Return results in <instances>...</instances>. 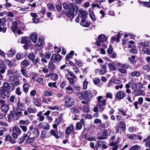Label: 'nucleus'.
Instances as JSON below:
<instances>
[{"label":"nucleus","instance_id":"nucleus-21","mask_svg":"<svg viewBox=\"0 0 150 150\" xmlns=\"http://www.w3.org/2000/svg\"><path fill=\"white\" fill-rule=\"evenodd\" d=\"M30 64L29 61L27 59H25L21 63V65H23L24 66V68H25V67L28 66Z\"/></svg>","mask_w":150,"mask_h":150},{"label":"nucleus","instance_id":"nucleus-17","mask_svg":"<svg viewBox=\"0 0 150 150\" xmlns=\"http://www.w3.org/2000/svg\"><path fill=\"white\" fill-rule=\"evenodd\" d=\"M4 140L5 141H9L12 144H14L16 142V141L13 140L11 136L9 135L6 136Z\"/></svg>","mask_w":150,"mask_h":150},{"label":"nucleus","instance_id":"nucleus-39","mask_svg":"<svg viewBox=\"0 0 150 150\" xmlns=\"http://www.w3.org/2000/svg\"><path fill=\"white\" fill-rule=\"evenodd\" d=\"M44 76H41L40 77H39L36 80V81L38 83L41 84H43V81Z\"/></svg>","mask_w":150,"mask_h":150},{"label":"nucleus","instance_id":"nucleus-48","mask_svg":"<svg viewBox=\"0 0 150 150\" xmlns=\"http://www.w3.org/2000/svg\"><path fill=\"white\" fill-rule=\"evenodd\" d=\"M142 51L144 53L148 55H150V50L149 48L144 47L142 49Z\"/></svg>","mask_w":150,"mask_h":150},{"label":"nucleus","instance_id":"nucleus-30","mask_svg":"<svg viewBox=\"0 0 150 150\" xmlns=\"http://www.w3.org/2000/svg\"><path fill=\"white\" fill-rule=\"evenodd\" d=\"M135 57L134 55H132L131 57H128V59L130 62L134 65L136 63V61L135 59Z\"/></svg>","mask_w":150,"mask_h":150},{"label":"nucleus","instance_id":"nucleus-12","mask_svg":"<svg viewBox=\"0 0 150 150\" xmlns=\"http://www.w3.org/2000/svg\"><path fill=\"white\" fill-rule=\"evenodd\" d=\"M116 97L119 100L122 99L125 96L126 94L123 91H119L116 93Z\"/></svg>","mask_w":150,"mask_h":150},{"label":"nucleus","instance_id":"nucleus-36","mask_svg":"<svg viewBox=\"0 0 150 150\" xmlns=\"http://www.w3.org/2000/svg\"><path fill=\"white\" fill-rule=\"evenodd\" d=\"M81 21L85 20L86 18V16L87 15L85 11H81Z\"/></svg>","mask_w":150,"mask_h":150},{"label":"nucleus","instance_id":"nucleus-33","mask_svg":"<svg viewBox=\"0 0 150 150\" xmlns=\"http://www.w3.org/2000/svg\"><path fill=\"white\" fill-rule=\"evenodd\" d=\"M66 93H67L71 94L72 93L73 91V88L70 86H69L66 87L65 88Z\"/></svg>","mask_w":150,"mask_h":150},{"label":"nucleus","instance_id":"nucleus-57","mask_svg":"<svg viewBox=\"0 0 150 150\" xmlns=\"http://www.w3.org/2000/svg\"><path fill=\"white\" fill-rule=\"evenodd\" d=\"M23 54L18 53L16 56V58L18 60H20L23 58Z\"/></svg>","mask_w":150,"mask_h":150},{"label":"nucleus","instance_id":"nucleus-51","mask_svg":"<svg viewBox=\"0 0 150 150\" xmlns=\"http://www.w3.org/2000/svg\"><path fill=\"white\" fill-rule=\"evenodd\" d=\"M58 77V75L57 74L55 73L51 75V78L52 80L54 81H55L57 79Z\"/></svg>","mask_w":150,"mask_h":150},{"label":"nucleus","instance_id":"nucleus-44","mask_svg":"<svg viewBox=\"0 0 150 150\" xmlns=\"http://www.w3.org/2000/svg\"><path fill=\"white\" fill-rule=\"evenodd\" d=\"M13 131L14 132H17L19 134H20L21 132L20 129L16 127H15L13 128Z\"/></svg>","mask_w":150,"mask_h":150},{"label":"nucleus","instance_id":"nucleus-3","mask_svg":"<svg viewBox=\"0 0 150 150\" xmlns=\"http://www.w3.org/2000/svg\"><path fill=\"white\" fill-rule=\"evenodd\" d=\"M64 100L66 107L68 108L72 106L74 103L73 99L71 98L69 96H66L65 97Z\"/></svg>","mask_w":150,"mask_h":150},{"label":"nucleus","instance_id":"nucleus-37","mask_svg":"<svg viewBox=\"0 0 150 150\" xmlns=\"http://www.w3.org/2000/svg\"><path fill=\"white\" fill-rule=\"evenodd\" d=\"M141 148V146L135 145L131 147L129 150H139Z\"/></svg>","mask_w":150,"mask_h":150},{"label":"nucleus","instance_id":"nucleus-24","mask_svg":"<svg viewBox=\"0 0 150 150\" xmlns=\"http://www.w3.org/2000/svg\"><path fill=\"white\" fill-rule=\"evenodd\" d=\"M140 44L142 46L144 47H148L149 46V42L146 40L142 41L140 42Z\"/></svg>","mask_w":150,"mask_h":150},{"label":"nucleus","instance_id":"nucleus-8","mask_svg":"<svg viewBox=\"0 0 150 150\" xmlns=\"http://www.w3.org/2000/svg\"><path fill=\"white\" fill-rule=\"evenodd\" d=\"M45 43L44 39L42 38H39L38 41L36 45V46L38 50H40L43 48V45Z\"/></svg>","mask_w":150,"mask_h":150},{"label":"nucleus","instance_id":"nucleus-34","mask_svg":"<svg viewBox=\"0 0 150 150\" xmlns=\"http://www.w3.org/2000/svg\"><path fill=\"white\" fill-rule=\"evenodd\" d=\"M15 51L14 50H11L8 52L7 55L9 57H11L15 54Z\"/></svg>","mask_w":150,"mask_h":150},{"label":"nucleus","instance_id":"nucleus-10","mask_svg":"<svg viewBox=\"0 0 150 150\" xmlns=\"http://www.w3.org/2000/svg\"><path fill=\"white\" fill-rule=\"evenodd\" d=\"M108 131L104 130L101 136H97V138L98 140H103L106 139L108 137Z\"/></svg>","mask_w":150,"mask_h":150},{"label":"nucleus","instance_id":"nucleus-18","mask_svg":"<svg viewBox=\"0 0 150 150\" xmlns=\"http://www.w3.org/2000/svg\"><path fill=\"white\" fill-rule=\"evenodd\" d=\"M50 134L54 136L56 139H59L60 137L58 136V132L56 130L52 129L50 131Z\"/></svg>","mask_w":150,"mask_h":150},{"label":"nucleus","instance_id":"nucleus-6","mask_svg":"<svg viewBox=\"0 0 150 150\" xmlns=\"http://www.w3.org/2000/svg\"><path fill=\"white\" fill-rule=\"evenodd\" d=\"M7 76L9 78V80L11 82H13L14 80L13 69H11L8 70Z\"/></svg>","mask_w":150,"mask_h":150},{"label":"nucleus","instance_id":"nucleus-42","mask_svg":"<svg viewBox=\"0 0 150 150\" xmlns=\"http://www.w3.org/2000/svg\"><path fill=\"white\" fill-rule=\"evenodd\" d=\"M33 103L35 105L38 107H41V104L40 102H39L38 100L35 98H34L33 99Z\"/></svg>","mask_w":150,"mask_h":150},{"label":"nucleus","instance_id":"nucleus-9","mask_svg":"<svg viewBox=\"0 0 150 150\" xmlns=\"http://www.w3.org/2000/svg\"><path fill=\"white\" fill-rule=\"evenodd\" d=\"M113 48L110 45L107 50V52L111 57L115 58L117 56V54L115 52H113Z\"/></svg>","mask_w":150,"mask_h":150},{"label":"nucleus","instance_id":"nucleus-13","mask_svg":"<svg viewBox=\"0 0 150 150\" xmlns=\"http://www.w3.org/2000/svg\"><path fill=\"white\" fill-rule=\"evenodd\" d=\"M73 130V125H71L69 127H67L65 130V133L69 135L72 133Z\"/></svg>","mask_w":150,"mask_h":150},{"label":"nucleus","instance_id":"nucleus-41","mask_svg":"<svg viewBox=\"0 0 150 150\" xmlns=\"http://www.w3.org/2000/svg\"><path fill=\"white\" fill-rule=\"evenodd\" d=\"M71 112L74 114L77 113L79 112V110L77 108L75 107L71 108L70 109Z\"/></svg>","mask_w":150,"mask_h":150},{"label":"nucleus","instance_id":"nucleus-54","mask_svg":"<svg viewBox=\"0 0 150 150\" xmlns=\"http://www.w3.org/2000/svg\"><path fill=\"white\" fill-rule=\"evenodd\" d=\"M48 9L52 11H54L55 10V8L54 6L51 4H48L47 5Z\"/></svg>","mask_w":150,"mask_h":150},{"label":"nucleus","instance_id":"nucleus-1","mask_svg":"<svg viewBox=\"0 0 150 150\" xmlns=\"http://www.w3.org/2000/svg\"><path fill=\"white\" fill-rule=\"evenodd\" d=\"M62 6L64 10H68L65 13L66 16L70 18H73L75 8H77L76 10L78 8L76 4L74 2H64L62 4Z\"/></svg>","mask_w":150,"mask_h":150},{"label":"nucleus","instance_id":"nucleus-11","mask_svg":"<svg viewBox=\"0 0 150 150\" xmlns=\"http://www.w3.org/2000/svg\"><path fill=\"white\" fill-rule=\"evenodd\" d=\"M17 107L16 108H17L21 111H23L25 109V106L24 103H22L19 100L18 101L16 104Z\"/></svg>","mask_w":150,"mask_h":150},{"label":"nucleus","instance_id":"nucleus-56","mask_svg":"<svg viewBox=\"0 0 150 150\" xmlns=\"http://www.w3.org/2000/svg\"><path fill=\"white\" fill-rule=\"evenodd\" d=\"M2 111L5 112H7L9 109L8 107L6 105L2 106Z\"/></svg>","mask_w":150,"mask_h":150},{"label":"nucleus","instance_id":"nucleus-2","mask_svg":"<svg viewBox=\"0 0 150 150\" xmlns=\"http://www.w3.org/2000/svg\"><path fill=\"white\" fill-rule=\"evenodd\" d=\"M2 88L3 89L1 90V93H5L7 97L10 96L9 92L14 90L15 88L13 83H8L6 82L3 83Z\"/></svg>","mask_w":150,"mask_h":150},{"label":"nucleus","instance_id":"nucleus-32","mask_svg":"<svg viewBox=\"0 0 150 150\" xmlns=\"http://www.w3.org/2000/svg\"><path fill=\"white\" fill-rule=\"evenodd\" d=\"M53 93V92L51 91H47L44 92V95L45 96H52Z\"/></svg>","mask_w":150,"mask_h":150},{"label":"nucleus","instance_id":"nucleus-50","mask_svg":"<svg viewBox=\"0 0 150 150\" xmlns=\"http://www.w3.org/2000/svg\"><path fill=\"white\" fill-rule=\"evenodd\" d=\"M35 139V138H34V137H29L27 139L26 141V142L28 144H30L31 143H32L34 142Z\"/></svg>","mask_w":150,"mask_h":150},{"label":"nucleus","instance_id":"nucleus-59","mask_svg":"<svg viewBox=\"0 0 150 150\" xmlns=\"http://www.w3.org/2000/svg\"><path fill=\"white\" fill-rule=\"evenodd\" d=\"M143 5V6L149 8L150 7V3L149 2H141Z\"/></svg>","mask_w":150,"mask_h":150},{"label":"nucleus","instance_id":"nucleus-47","mask_svg":"<svg viewBox=\"0 0 150 150\" xmlns=\"http://www.w3.org/2000/svg\"><path fill=\"white\" fill-rule=\"evenodd\" d=\"M119 142V141L116 140L115 142H112L110 143L109 145L110 146H118L117 145L118 143Z\"/></svg>","mask_w":150,"mask_h":150},{"label":"nucleus","instance_id":"nucleus-31","mask_svg":"<svg viewBox=\"0 0 150 150\" xmlns=\"http://www.w3.org/2000/svg\"><path fill=\"white\" fill-rule=\"evenodd\" d=\"M110 70L114 71L116 70V64L114 63H109L108 65Z\"/></svg>","mask_w":150,"mask_h":150},{"label":"nucleus","instance_id":"nucleus-27","mask_svg":"<svg viewBox=\"0 0 150 150\" xmlns=\"http://www.w3.org/2000/svg\"><path fill=\"white\" fill-rule=\"evenodd\" d=\"M143 91L140 89H137L134 91V93L135 96H138L142 95Z\"/></svg>","mask_w":150,"mask_h":150},{"label":"nucleus","instance_id":"nucleus-62","mask_svg":"<svg viewBox=\"0 0 150 150\" xmlns=\"http://www.w3.org/2000/svg\"><path fill=\"white\" fill-rule=\"evenodd\" d=\"M118 71L123 74H125L127 73V71L124 69L119 68L118 69Z\"/></svg>","mask_w":150,"mask_h":150},{"label":"nucleus","instance_id":"nucleus-22","mask_svg":"<svg viewBox=\"0 0 150 150\" xmlns=\"http://www.w3.org/2000/svg\"><path fill=\"white\" fill-rule=\"evenodd\" d=\"M149 105L147 103H145L142 105L141 110L142 112H144L146 110L149 108Z\"/></svg>","mask_w":150,"mask_h":150},{"label":"nucleus","instance_id":"nucleus-63","mask_svg":"<svg viewBox=\"0 0 150 150\" xmlns=\"http://www.w3.org/2000/svg\"><path fill=\"white\" fill-rule=\"evenodd\" d=\"M20 90L21 89L19 87L17 88L16 89V93L18 96H20L22 93V92L20 91Z\"/></svg>","mask_w":150,"mask_h":150},{"label":"nucleus","instance_id":"nucleus-38","mask_svg":"<svg viewBox=\"0 0 150 150\" xmlns=\"http://www.w3.org/2000/svg\"><path fill=\"white\" fill-rule=\"evenodd\" d=\"M67 71L68 75L71 77V78L76 79V76L73 72L70 71L69 69H67Z\"/></svg>","mask_w":150,"mask_h":150},{"label":"nucleus","instance_id":"nucleus-43","mask_svg":"<svg viewBox=\"0 0 150 150\" xmlns=\"http://www.w3.org/2000/svg\"><path fill=\"white\" fill-rule=\"evenodd\" d=\"M82 109L83 111L86 113H88L89 112V106L88 105L83 106Z\"/></svg>","mask_w":150,"mask_h":150},{"label":"nucleus","instance_id":"nucleus-58","mask_svg":"<svg viewBox=\"0 0 150 150\" xmlns=\"http://www.w3.org/2000/svg\"><path fill=\"white\" fill-rule=\"evenodd\" d=\"M82 127V125L81 122H78L76 124L77 129H80Z\"/></svg>","mask_w":150,"mask_h":150},{"label":"nucleus","instance_id":"nucleus-49","mask_svg":"<svg viewBox=\"0 0 150 150\" xmlns=\"http://www.w3.org/2000/svg\"><path fill=\"white\" fill-rule=\"evenodd\" d=\"M29 59L31 61L35 57V55L32 52L29 54L28 56Z\"/></svg>","mask_w":150,"mask_h":150},{"label":"nucleus","instance_id":"nucleus-28","mask_svg":"<svg viewBox=\"0 0 150 150\" xmlns=\"http://www.w3.org/2000/svg\"><path fill=\"white\" fill-rule=\"evenodd\" d=\"M80 24L82 26L86 27H88L90 26V23L88 22H86L85 20L81 21Z\"/></svg>","mask_w":150,"mask_h":150},{"label":"nucleus","instance_id":"nucleus-14","mask_svg":"<svg viewBox=\"0 0 150 150\" xmlns=\"http://www.w3.org/2000/svg\"><path fill=\"white\" fill-rule=\"evenodd\" d=\"M30 38L33 43H35L38 39L37 34L35 33H32L30 35Z\"/></svg>","mask_w":150,"mask_h":150},{"label":"nucleus","instance_id":"nucleus-23","mask_svg":"<svg viewBox=\"0 0 150 150\" xmlns=\"http://www.w3.org/2000/svg\"><path fill=\"white\" fill-rule=\"evenodd\" d=\"M141 75L140 72L138 71H134L132 72L130 74V75L132 77H138Z\"/></svg>","mask_w":150,"mask_h":150},{"label":"nucleus","instance_id":"nucleus-20","mask_svg":"<svg viewBox=\"0 0 150 150\" xmlns=\"http://www.w3.org/2000/svg\"><path fill=\"white\" fill-rule=\"evenodd\" d=\"M19 109H18L17 108H16L15 107L13 108V111L18 116V117L19 118L20 117L23 116V115H22V112L20 111L21 110L19 111Z\"/></svg>","mask_w":150,"mask_h":150},{"label":"nucleus","instance_id":"nucleus-26","mask_svg":"<svg viewBox=\"0 0 150 150\" xmlns=\"http://www.w3.org/2000/svg\"><path fill=\"white\" fill-rule=\"evenodd\" d=\"M48 67L50 71L53 70L55 68V66L52 62H50L48 63Z\"/></svg>","mask_w":150,"mask_h":150},{"label":"nucleus","instance_id":"nucleus-53","mask_svg":"<svg viewBox=\"0 0 150 150\" xmlns=\"http://www.w3.org/2000/svg\"><path fill=\"white\" fill-rule=\"evenodd\" d=\"M28 110L30 113H35L36 111L35 108H32L31 106L28 108Z\"/></svg>","mask_w":150,"mask_h":150},{"label":"nucleus","instance_id":"nucleus-7","mask_svg":"<svg viewBox=\"0 0 150 150\" xmlns=\"http://www.w3.org/2000/svg\"><path fill=\"white\" fill-rule=\"evenodd\" d=\"M8 118L9 120H17L19 118L13 111H11L9 113Z\"/></svg>","mask_w":150,"mask_h":150},{"label":"nucleus","instance_id":"nucleus-61","mask_svg":"<svg viewBox=\"0 0 150 150\" xmlns=\"http://www.w3.org/2000/svg\"><path fill=\"white\" fill-rule=\"evenodd\" d=\"M100 73L102 75L105 72V66H103L100 71Z\"/></svg>","mask_w":150,"mask_h":150},{"label":"nucleus","instance_id":"nucleus-52","mask_svg":"<svg viewBox=\"0 0 150 150\" xmlns=\"http://www.w3.org/2000/svg\"><path fill=\"white\" fill-rule=\"evenodd\" d=\"M120 125L122 130L124 131L126 129L125 123L123 121H121L120 123Z\"/></svg>","mask_w":150,"mask_h":150},{"label":"nucleus","instance_id":"nucleus-4","mask_svg":"<svg viewBox=\"0 0 150 150\" xmlns=\"http://www.w3.org/2000/svg\"><path fill=\"white\" fill-rule=\"evenodd\" d=\"M82 96L84 100H87L92 98L93 96L92 93L90 91H85L82 92Z\"/></svg>","mask_w":150,"mask_h":150},{"label":"nucleus","instance_id":"nucleus-5","mask_svg":"<svg viewBox=\"0 0 150 150\" xmlns=\"http://www.w3.org/2000/svg\"><path fill=\"white\" fill-rule=\"evenodd\" d=\"M61 60L60 55L58 54H53L50 58L51 61L53 63L56 62H59Z\"/></svg>","mask_w":150,"mask_h":150},{"label":"nucleus","instance_id":"nucleus-29","mask_svg":"<svg viewBox=\"0 0 150 150\" xmlns=\"http://www.w3.org/2000/svg\"><path fill=\"white\" fill-rule=\"evenodd\" d=\"M127 137L130 140H134L137 139V136L135 134L127 135Z\"/></svg>","mask_w":150,"mask_h":150},{"label":"nucleus","instance_id":"nucleus-45","mask_svg":"<svg viewBox=\"0 0 150 150\" xmlns=\"http://www.w3.org/2000/svg\"><path fill=\"white\" fill-rule=\"evenodd\" d=\"M106 102V100H102L100 101H99L98 102L97 104L98 105L103 106L105 105Z\"/></svg>","mask_w":150,"mask_h":150},{"label":"nucleus","instance_id":"nucleus-60","mask_svg":"<svg viewBox=\"0 0 150 150\" xmlns=\"http://www.w3.org/2000/svg\"><path fill=\"white\" fill-rule=\"evenodd\" d=\"M51 55V52H46L45 54V57L47 59H49Z\"/></svg>","mask_w":150,"mask_h":150},{"label":"nucleus","instance_id":"nucleus-35","mask_svg":"<svg viewBox=\"0 0 150 150\" xmlns=\"http://www.w3.org/2000/svg\"><path fill=\"white\" fill-rule=\"evenodd\" d=\"M14 80L13 82H14L13 84V87L17 86L20 85V81L18 79H16V77H14Z\"/></svg>","mask_w":150,"mask_h":150},{"label":"nucleus","instance_id":"nucleus-15","mask_svg":"<svg viewBox=\"0 0 150 150\" xmlns=\"http://www.w3.org/2000/svg\"><path fill=\"white\" fill-rule=\"evenodd\" d=\"M18 28V26L17 22L16 21L13 22L12 23V26L11 27V30L13 32H14Z\"/></svg>","mask_w":150,"mask_h":150},{"label":"nucleus","instance_id":"nucleus-55","mask_svg":"<svg viewBox=\"0 0 150 150\" xmlns=\"http://www.w3.org/2000/svg\"><path fill=\"white\" fill-rule=\"evenodd\" d=\"M47 133V132L45 130L42 131L41 133V134L40 135V137L41 138L44 137V138H46L47 137L46 136V134Z\"/></svg>","mask_w":150,"mask_h":150},{"label":"nucleus","instance_id":"nucleus-46","mask_svg":"<svg viewBox=\"0 0 150 150\" xmlns=\"http://www.w3.org/2000/svg\"><path fill=\"white\" fill-rule=\"evenodd\" d=\"M26 69L25 68H24L23 67H21V69L20 71L21 72L22 74L25 77H27L28 75L25 72Z\"/></svg>","mask_w":150,"mask_h":150},{"label":"nucleus","instance_id":"nucleus-40","mask_svg":"<svg viewBox=\"0 0 150 150\" xmlns=\"http://www.w3.org/2000/svg\"><path fill=\"white\" fill-rule=\"evenodd\" d=\"M120 33H119L116 35V37H112L111 38V40H112L115 41L117 42H118L120 39Z\"/></svg>","mask_w":150,"mask_h":150},{"label":"nucleus","instance_id":"nucleus-16","mask_svg":"<svg viewBox=\"0 0 150 150\" xmlns=\"http://www.w3.org/2000/svg\"><path fill=\"white\" fill-rule=\"evenodd\" d=\"M98 38L99 42H103L107 40V37L105 35L102 34L99 35L98 37Z\"/></svg>","mask_w":150,"mask_h":150},{"label":"nucleus","instance_id":"nucleus-25","mask_svg":"<svg viewBox=\"0 0 150 150\" xmlns=\"http://www.w3.org/2000/svg\"><path fill=\"white\" fill-rule=\"evenodd\" d=\"M30 86L28 83L24 84L23 86V91L27 93L28 92Z\"/></svg>","mask_w":150,"mask_h":150},{"label":"nucleus","instance_id":"nucleus-64","mask_svg":"<svg viewBox=\"0 0 150 150\" xmlns=\"http://www.w3.org/2000/svg\"><path fill=\"white\" fill-rule=\"evenodd\" d=\"M143 69L148 72L150 70V67L148 65H146L143 67Z\"/></svg>","mask_w":150,"mask_h":150},{"label":"nucleus","instance_id":"nucleus-19","mask_svg":"<svg viewBox=\"0 0 150 150\" xmlns=\"http://www.w3.org/2000/svg\"><path fill=\"white\" fill-rule=\"evenodd\" d=\"M32 132L34 136L33 137H34V138H36L39 136V132L37 128H34Z\"/></svg>","mask_w":150,"mask_h":150}]
</instances>
